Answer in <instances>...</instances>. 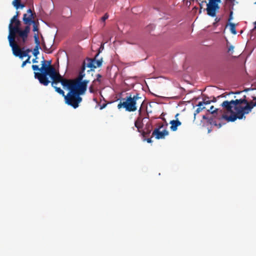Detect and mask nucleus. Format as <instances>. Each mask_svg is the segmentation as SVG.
Returning <instances> with one entry per match:
<instances>
[{
    "instance_id": "f257e3e1",
    "label": "nucleus",
    "mask_w": 256,
    "mask_h": 256,
    "mask_svg": "<svg viewBox=\"0 0 256 256\" xmlns=\"http://www.w3.org/2000/svg\"><path fill=\"white\" fill-rule=\"evenodd\" d=\"M221 106L230 112L231 114L228 116L223 114L222 110H214V106H211L209 110L216 116L215 114L218 116V118L220 120H226L228 122H234L237 118L241 120L245 118V114H248L252 112L254 106H256V102H248L246 100V96L244 98L236 99L230 101L225 100L222 102Z\"/></svg>"
},
{
    "instance_id": "f03ea898",
    "label": "nucleus",
    "mask_w": 256,
    "mask_h": 256,
    "mask_svg": "<svg viewBox=\"0 0 256 256\" xmlns=\"http://www.w3.org/2000/svg\"><path fill=\"white\" fill-rule=\"evenodd\" d=\"M42 62V66L40 68V72H34V78L39 80L40 84L47 86L50 82L52 85L60 82L62 76L58 72H56L55 68L51 64V61L44 60Z\"/></svg>"
},
{
    "instance_id": "7ed1b4c3",
    "label": "nucleus",
    "mask_w": 256,
    "mask_h": 256,
    "mask_svg": "<svg viewBox=\"0 0 256 256\" xmlns=\"http://www.w3.org/2000/svg\"><path fill=\"white\" fill-rule=\"evenodd\" d=\"M19 12H17L10 20L8 26L9 34L8 38V42L16 40L20 44H23L26 42L28 35L30 32V26H26L24 30L20 28V22L18 19Z\"/></svg>"
},
{
    "instance_id": "20e7f679",
    "label": "nucleus",
    "mask_w": 256,
    "mask_h": 256,
    "mask_svg": "<svg viewBox=\"0 0 256 256\" xmlns=\"http://www.w3.org/2000/svg\"><path fill=\"white\" fill-rule=\"evenodd\" d=\"M60 83L64 88H66L69 90L68 92L64 96L65 102L74 108H78L82 100L80 96L84 94L86 90L82 86L78 88L62 82Z\"/></svg>"
},
{
    "instance_id": "39448f33",
    "label": "nucleus",
    "mask_w": 256,
    "mask_h": 256,
    "mask_svg": "<svg viewBox=\"0 0 256 256\" xmlns=\"http://www.w3.org/2000/svg\"><path fill=\"white\" fill-rule=\"evenodd\" d=\"M139 94H136L133 96L132 95L126 96L125 98H122L119 104H118V108L120 110L124 108L128 112H134L137 110L136 106V102L141 99Z\"/></svg>"
},
{
    "instance_id": "423d86ee",
    "label": "nucleus",
    "mask_w": 256,
    "mask_h": 256,
    "mask_svg": "<svg viewBox=\"0 0 256 256\" xmlns=\"http://www.w3.org/2000/svg\"><path fill=\"white\" fill-rule=\"evenodd\" d=\"M86 66L85 65H82V70L80 72L79 74L75 79H67L66 78H64L62 76V79L61 82L67 84H68L80 88L82 86L84 88V90H86L88 84L89 82V80H82L84 78L85 74H84V71L85 70Z\"/></svg>"
},
{
    "instance_id": "0eeeda50",
    "label": "nucleus",
    "mask_w": 256,
    "mask_h": 256,
    "mask_svg": "<svg viewBox=\"0 0 256 256\" xmlns=\"http://www.w3.org/2000/svg\"><path fill=\"white\" fill-rule=\"evenodd\" d=\"M23 44H20L16 40H14L9 42L10 46L11 47L13 54L16 56L19 57L20 58H22L24 57L30 56L28 54L31 52V50L29 48L22 50L20 48V46H23Z\"/></svg>"
},
{
    "instance_id": "6e6552de",
    "label": "nucleus",
    "mask_w": 256,
    "mask_h": 256,
    "mask_svg": "<svg viewBox=\"0 0 256 256\" xmlns=\"http://www.w3.org/2000/svg\"><path fill=\"white\" fill-rule=\"evenodd\" d=\"M98 54L99 52H98L94 58H88L86 61L84 62L83 64L85 65L86 67L90 68L91 70L101 66L102 62V58L96 60Z\"/></svg>"
},
{
    "instance_id": "1a4fd4ad",
    "label": "nucleus",
    "mask_w": 256,
    "mask_h": 256,
    "mask_svg": "<svg viewBox=\"0 0 256 256\" xmlns=\"http://www.w3.org/2000/svg\"><path fill=\"white\" fill-rule=\"evenodd\" d=\"M163 126H164L162 124L158 128H156L153 131L152 134V136H155L156 138L158 140L162 139L164 138L166 136L168 135L169 132L166 130L164 129L162 131L160 130V128H162Z\"/></svg>"
},
{
    "instance_id": "9d476101",
    "label": "nucleus",
    "mask_w": 256,
    "mask_h": 256,
    "mask_svg": "<svg viewBox=\"0 0 256 256\" xmlns=\"http://www.w3.org/2000/svg\"><path fill=\"white\" fill-rule=\"evenodd\" d=\"M32 12L30 8L27 10V14H24L23 16V21L24 24L30 26L32 22H35L34 20Z\"/></svg>"
},
{
    "instance_id": "9b49d317",
    "label": "nucleus",
    "mask_w": 256,
    "mask_h": 256,
    "mask_svg": "<svg viewBox=\"0 0 256 256\" xmlns=\"http://www.w3.org/2000/svg\"><path fill=\"white\" fill-rule=\"evenodd\" d=\"M152 126L150 124H147L144 130H142L141 133L143 138L148 136L151 133Z\"/></svg>"
},
{
    "instance_id": "f8f14e48",
    "label": "nucleus",
    "mask_w": 256,
    "mask_h": 256,
    "mask_svg": "<svg viewBox=\"0 0 256 256\" xmlns=\"http://www.w3.org/2000/svg\"><path fill=\"white\" fill-rule=\"evenodd\" d=\"M170 124H171L170 128L173 132L176 131L178 127L182 124V122L178 118L176 120H171Z\"/></svg>"
},
{
    "instance_id": "ddd939ff",
    "label": "nucleus",
    "mask_w": 256,
    "mask_h": 256,
    "mask_svg": "<svg viewBox=\"0 0 256 256\" xmlns=\"http://www.w3.org/2000/svg\"><path fill=\"white\" fill-rule=\"evenodd\" d=\"M134 126L137 128L138 131L140 133L143 128L142 119V118H138L134 122Z\"/></svg>"
},
{
    "instance_id": "4468645a",
    "label": "nucleus",
    "mask_w": 256,
    "mask_h": 256,
    "mask_svg": "<svg viewBox=\"0 0 256 256\" xmlns=\"http://www.w3.org/2000/svg\"><path fill=\"white\" fill-rule=\"evenodd\" d=\"M56 84H54L53 85L51 84L52 86L54 88L55 90L60 94L62 95V96L64 98V96L66 95L64 94V91L62 90L60 88L56 86L55 85Z\"/></svg>"
},
{
    "instance_id": "2eb2a0df",
    "label": "nucleus",
    "mask_w": 256,
    "mask_h": 256,
    "mask_svg": "<svg viewBox=\"0 0 256 256\" xmlns=\"http://www.w3.org/2000/svg\"><path fill=\"white\" fill-rule=\"evenodd\" d=\"M228 25L230 26V29L231 32L234 34H236V24L234 23L230 22L228 24Z\"/></svg>"
},
{
    "instance_id": "dca6fc26",
    "label": "nucleus",
    "mask_w": 256,
    "mask_h": 256,
    "mask_svg": "<svg viewBox=\"0 0 256 256\" xmlns=\"http://www.w3.org/2000/svg\"><path fill=\"white\" fill-rule=\"evenodd\" d=\"M229 0L230 1H226L225 2V4L228 8L230 10H231L233 9L234 0Z\"/></svg>"
},
{
    "instance_id": "f3484780",
    "label": "nucleus",
    "mask_w": 256,
    "mask_h": 256,
    "mask_svg": "<svg viewBox=\"0 0 256 256\" xmlns=\"http://www.w3.org/2000/svg\"><path fill=\"white\" fill-rule=\"evenodd\" d=\"M34 42L36 44L35 46L40 47V42L38 36V34H34Z\"/></svg>"
},
{
    "instance_id": "a211bd4d",
    "label": "nucleus",
    "mask_w": 256,
    "mask_h": 256,
    "mask_svg": "<svg viewBox=\"0 0 256 256\" xmlns=\"http://www.w3.org/2000/svg\"><path fill=\"white\" fill-rule=\"evenodd\" d=\"M20 0H14L12 4L16 9H18L20 7Z\"/></svg>"
},
{
    "instance_id": "6ab92c4d",
    "label": "nucleus",
    "mask_w": 256,
    "mask_h": 256,
    "mask_svg": "<svg viewBox=\"0 0 256 256\" xmlns=\"http://www.w3.org/2000/svg\"><path fill=\"white\" fill-rule=\"evenodd\" d=\"M40 48V47L35 46L33 52V54L34 56L36 57L39 54V49Z\"/></svg>"
},
{
    "instance_id": "aec40b11",
    "label": "nucleus",
    "mask_w": 256,
    "mask_h": 256,
    "mask_svg": "<svg viewBox=\"0 0 256 256\" xmlns=\"http://www.w3.org/2000/svg\"><path fill=\"white\" fill-rule=\"evenodd\" d=\"M30 56H28V58L26 60H24V62H22V68H24L26 64L30 63Z\"/></svg>"
},
{
    "instance_id": "412c9836",
    "label": "nucleus",
    "mask_w": 256,
    "mask_h": 256,
    "mask_svg": "<svg viewBox=\"0 0 256 256\" xmlns=\"http://www.w3.org/2000/svg\"><path fill=\"white\" fill-rule=\"evenodd\" d=\"M205 108L204 107H202V108H196V110L195 111V112L194 114V118H196V114H198V113H200L202 110H204Z\"/></svg>"
},
{
    "instance_id": "4be33fe9",
    "label": "nucleus",
    "mask_w": 256,
    "mask_h": 256,
    "mask_svg": "<svg viewBox=\"0 0 256 256\" xmlns=\"http://www.w3.org/2000/svg\"><path fill=\"white\" fill-rule=\"evenodd\" d=\"M32 68L34 70H39L40 71V68H39L38 66L34 64L32 66Z\"/></svg>"
},
{
    "instance_id": "5701e85b",
    "label": "nucleus",
    "mask_w": 256,
    "mask_h": 256,
    "mask_svg": "<svg viewBox=\"0 0 256 256\" xmlns=\"http://www.w3.org/2000/svg\"><path fill=\"white\" fill-rule=\"evenodd\" d=\"M32 24H33V30L34 32H36V31H38V26H36V23L35 22H32Z\"/></svg>"
},
{
    "instance_id": "b1692460",
    "label": "nucleus",
    "mask_w": 256,
    "mask_h": 256,
    "mask_svg": "<svg viewBox=\"0 0 256 256\" xmlns=\"http://www.w3.org/2000/svg\"><path fill=\"white\" fill-rule=\"evenodd\" d=\"M234 46H230L228 48V52H231V54H232L234 52Z\"/></svg>"
},
{
    "instance_id": "393cba45",
    "label": "nucleus",
    "mask_w": 256,
    "mask_h": 256,
    "mask_svg": "<svg viewBox=\"0 0 256 256\" xmlns=\"http://www.w3.org/2000/svg\"><path fill=\"white\" fill-rule=\"evenodd\" d=\"M108 18V15L107 14H106L102 18V22H104L106 19Z\"/></svg>"
},
{
    "instance_id": "a878e982",
    "label": "nucleus",
    "mask_w": 256,
    "mask_h": 256,
    "mask_svg": "<svg viewBox=\"0 0 256 256\" xmlns=\"http://www.w3.org/2000/svg\"><path fill=\"white\" fill-rule=\"evenodd\" d=\"M232 14H233L232 11L231 10L230 12V16H229L228 20V21H230L233 18Z\"/></svg>"
},
{
    "instance_id": "bb28decb",
    "label": "nucleus",
    "mask_w": 256,
    "mask_h": 256,
    "mask_svg": "<svg viewBox=\"0 0 256 256\" xmlns=\"http://www.w3.org/2000/svg\"><path fill=\"white\" fill-rule=\"evenodd\" d=\"M102 78V76L100 74H98L96 75V80L100 82V78Z\"/></svg>"
},
{
    "instance_id": "cd10ccee",
    "label": "nucleus",
    "mask_w": 256,
    "mask_h": 256,
    "mask_svg": "<svg viewBox=\"0 0 256 256\" xmlns=\"http://www.w3.org/2000/svg\"><path fill=\"white\" fill-rule=\"evenodd\" d=\"M89 91L90 93H94V90L92 86H90L89 88Z\"/></svg>"
},
{
    "instance_id": "c85d7f7f",
    "label": "nucleus",
    "mask_w": 256,
    "mask_h": 256,
    "mask_svg": "<svg viewBox=\"0 0 256 256\" xmlns=\"http://www.w3.org/2000/svg\"><path fill=\"white\" fill-rule=\"evenodd\" d=\"M144 141H146L148 143H151L152 142V140L151 139V138H144Z\"/></svg>"
},
{
    "instance_id": "c756f323",
    "label": "nucleus",
    "mask_w": 256,
    "mask_h": 256,
    "mask_svg": "<svg viewBox=\"0 0 256 256\" xmlns=\"http://www.w3.org/2000/svg\"><path fill=\"white\" fill-rule=\"evenodd\" d=\"M140 102H141V106H140V108L138 112H139L140 114L141 112H142V106L143 103H144V100H140Z\"/></svg>"
},
{
    "instance_id": "7c9ffc66",
    "label": "nucleus",
    "mask_w": 256,
    "mask_h": 256,
    "mask_svg": "<svg viewBox=\"0 0 256 256\" xmlns=\"http://www.w3.org/2000/svg\"><path fill=\"white\" fill-rule=\"evenodd\" d=\"M204 104V102H198V104L197 105V106H198V108H202V106Z\"/></svg>"
},
{
    "instance_id": "2f4dec72",
    "label": "nucleus",
    "mask_w": 256,
    "mask_h": 256,
    "mask_svg": "<svg viewBox=\"0 0 256 256\" xmlns=\"http://www.w3.org/2000/svg\"><path fill=\"white\" fill-rule=\"evenodd\" d=\"M220 18L216 17L214 20V22H216V23H218V22H219L220 21Z\"/></svg>"
},
{
    "instance_id": "473e14b6",
    "label": "nucleus",
    "mask_w": 256,
    "mask_h": 256,
    "mask_svg": "<svg viewBox=\"0 0 256 256\" xmlns=\"http://www.w3.org/2000/svg\"><path fill=\"white\" fill-rule=\"evenodd\" d=\"M37 60V57H36L35 58H34V59L32 60V62H33V63H37V62H38V61H37V60Z\"/></svg>"
},
{
    "instance_id": "72a5a7b5",
    "label": "nucleus",
    "mask_w": 256,
    "mask_h": 256,
    "mask_svg": "<svg viewBox=\"0 0 256 256\" xmlns=\"http://www.w3.org/2000/svg\"><path fill=\"white\" fill-rule=\"evenodd\" d=\"M106 104H104L102 106H100V110L103 109L104 108L106 107Z\"/></svg>"
},
{
    "instance_id": "f704fd0d",
    "label": "nucleus",
    "mask_w": 256,
    "mask_h": 256,
    "mask_svg": "<svg viewBox=\"0 0 256 256\" xmlns=\"http://www.w3.org/2000/svg\"><path fill=\"white\" fill-rule=\"evenodd\" d=\"M253 24H254V27L253 30H256V22H254Z\"/></svg>"
},
{
    "instance_id": "c9c22d12",
    "label": "nucleus",
    "mask_w": 256,
    "mask_h": 256,
    "mask_svg": "<svg viewBox=\"0 0 256 256\" xmlns=\"http://www.w3.org/2000/svg\"><path fill=\"white\" fill-rule=\"evenodd\" d=\"M24 7V4H22L21 3L20 4V8H22Z\"/></svg>"
},
{
    "instance_id": "e433bc0d",
    "label": "nucleus",
    "mask_w": 256,
    "mask_h": 256,
    "mask_svg": "<svg viewBox=\"0 0 256 256\" xmlns=\"http://www.w3.org/2000/svg\"><path fill=\"white\" fill-rule=\"evenodd\" d=\"M104 48V46H101L100 47V48H99V50H98V52L99 54L100 52V49H103Z\"/></svg>"
},
{
    "instance_id": "4c0bfd02",
    "label": "nucleus",
    "mask_w": 256,
    "mask_h": 256,
    "mask_svg": "<svg viewBox=\"0 0 256 256\" xmlns=\"http://www.w3.org/2000/svg\"><path fill=\"white\" fill-rule=\"evenodd\" d=\"M204 104H210V101L204 102Z\"/></svg>"
},
{
    "instance_id": "58836bf2",
    "label": "nucleus",
    "mask_w": 256,
    "mask_h": 256,
    "mask_svg": "<svg viewBox=\"0 0 256 256\" xmlns=\"http://www.w3.org/2000/svg\"><path fill=\"white\" fill-rule=\"evenodd\" d=\"M213 25L214 26H217V23H216V22H214L213 24Z\"/></svg>"
},
{
    "instance_id": "ea45409f",
    "label": "nucleus",
    "mask_w": 256,
    "mask_h": 256,
    "mask_svg": "<svg viewBox=\"0 0 256 256\" xmlns=\"http://www.w3.org/2000/svg\"><path fill=\"white\" fill-rule=\"evenodd\" d=\"M202 118H203V119H207L206 116H204H204H202Z\"/></svg>"
},
{
    "instance_id": "a19ab883",
    "label": "nucleus",
    "mask_w": 256,
    "mask_h": 256,
    "mask_svg": "<svg viewBox=\"0 0 256 256\" xmlns=\"http://www.w3.org/2000/svg\"><path fill=\"white\" fill-rule=\"evenodd\" d=\"M253 100H256V97H254V98H253Z\"/></svg>"
},
{
    "instance_id": "79ce46f5",
    "label": "nucleus",
    "mask_w": 256,
    "mask_h": 256,
    "mask_svg": "<svg viewBox=\"0 0 256 256\" xmlns=\"http://www.w3.org/2000/svg\"><path fill=\"white\" fill-rule=\"evenodd\" d=\"M178 116V114H177L176 115V118Z\"/></svg>"
},
{
    "instance_id": "37998d69",
    "label": "nucleus",
    "mask_w": 256,
    "mask_h": 256,
    "mask_svg": "<svg viewBox=\"0 0 256 256\" xmlns=\"http://www.w3.org/2000/svg\"><path fill=\"white\" fill-rule=\"evenodd\" d=\"M241 92H236L235 94H240Z\"/></svg>"
},
{
    "instance_id": "c03bdc74",
    "label": "nucleus",
    "mask_w": 256,
    "mask_h": 256,
    "mask_svg": "<svg viewBox=\"0 0 256 256\" xmlns=\"http://www.w3.org/2000/svg\"><path fill=\"white\" fill-rule=\"evenodd\" d=\"M224 0L225 1V2H226V1H230L229 0Z\"/></svg>"
}]
</instances>
